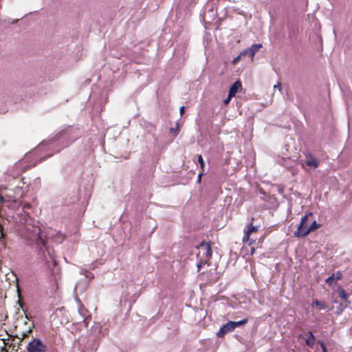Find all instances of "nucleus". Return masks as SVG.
Wrapping results in <instances>:
<instances>
[{"mask_svg": "<svg viewBox=\"0 0 352 352\" xmlns=\"http://www.w3.org/2000/svg\"><path fill=\"white\" fill-rule=\"evenodd\" d=\"M76 300L78 302V311L74 314L72 319L76 322H83L85 327L88 326L89 312L87 309L83 306L80 299L76 296Z\"/></svg>", "mask_w": 352, "mask_h": 352, "instance_id": "obj_1", "label": "nucleus"}, {"mask_svg": "<svg viewBox=\"0 0 352 352\" xmlns=\"http://www.w3.org/2000/svg\"><path fill=\"white\" fill-rule=\"evenodd\" d=\"M80 274L84 276V277L76 283L74 287L75 292H76L78 289L80 293L84 292L88 288L91 280L94 278L92 273L87 271L82 270Z\"/></svg>", "mask_w": 352, "mask_h": 352, "instance_id": "obj_2", "label": "nucleus"}, {"mask_svg": "<svg viewBox=\"0 0 352 352\" xmlns=\"http://www.w3.org/2000/svg\"><path fill=\"white\" fill-rule=\"evenodd\" d=\"M197 248V256L199 257L200 259L203 262H204V263H208L212 254V250L210 246V243L202 242L201 243L199 244Z\"/></svg>", "mask_w": 352, "mask_h": 352, "instance_id": "obj_3", "label": "nucleus"}, {"mask_svg": "<svg viewBox=\"0 0 352 352\" xmlns=\"http://www.w3.org/2000/svg\"><path fill=\"white\" fill-rule=\"evenodd\" d=\"M259 226L253 225L252 223L248 224L244 228V235L242 239L243 243H247L248 245H252L255 241V239L251 238L252 235L257 233Z\"/></svg>", "mask_w": 352, "mask_h": 352, "instance_id": "obj_4", "label": "nucleus"}, {"mask_svg": "<svg viewBox=\"0 0 352 352\" xmlns=\"http://www.w3.org/2000/svg\"><path fill=\"white\" fill-rule=\"evenodd\" d=\"M27 351L28 352H47V346L39 338H34L28 343Z\"/></svg>", "mask_w": 352, "mask_h": 352, "instance_id": "obj_5", "label": "nucleus"}, {"mask_svg": "<svg viewBox=\"0 0 352 352\" xmlns=\"http://www.w3.org/2000/svg\"><path fill=\"white\" fill-rule=\"evenodd\" d=\"M309 232L310 228H309V221H300L297 230L294 232V234L297 237H303Z\"/></svg>", "mask_w": 352, "mask_h": 352, "instance_id": "obj_6", "label": "nucleus"}, {"mask_svg": "<svg viewBox=\"0 0 352 352\" xmlns=\"http://www.w3.org/2000/svg\"><path fill=\"white\" fill-rule=\"evenodd\" d=\"M234 329V328L232 324V321H229L221 327L217 334L219 337H223L226 333L232 331Z\"/></svg>", "mask_w": 352, "mask_h": 352, "instance_id": "obj_7", "label": "nucleus"}, {"mask_svg": "<svg viewBox=\"0 0 352 352\" xmlns=\"http://www.w3.org/2000/svg\"><path fill=\"white\" fill-rule=\"evenodd\" d=\"M242 90V84L240 80H236L234 83L231 86L229 90V94L230 96H234L236 93L241 91Z\"/></svg>", "mask_w": 352, "mask_h": 352, "instance_id": "obj_8", "label": "nucleus"}, {"mask_svg": "<svg viewBox=\"0 0 352 352\" xmlns=\"http://www.w3.org/2000/svg\"><path fill=\"white\" fill-rule=\"evenodd\" d=\"M263 47V45L261 43L254 44L250 47L248 48L249 50V56L252 60H254V58L256 52Z\"/></svg>", "mask_w": 352, "mask_h": 352, "instance_id": "obj_9", "label": "nucleus"}, {"mask_svg": "<svg viewBox=\"0 0 352 352\" xmlns=\"http://www.w3.org/2000/svg\"><path fill=\"white\" fill-rule=\"evenodd\" d=\"M305 340L306 344L309 346H313L315 344V336L311 331L307 333V336L305 338Z\"/></svg>", "mask_w": 352, "mask_h": 352, "instance_id": "obj_10", "label": "nucleus"}, {"mask_svg": "<svg viewBox=\"0 0 352 352\" xmlns=\"http://www.w3.org/2000/svg\"><path fill=\"white\" fill-rule=\"evenodd\" d=\"M4 237L3 227L0 223V250L6 248V242L3 240Z\"/></svg>", "mask_w": 352, "mask_h": 352, "instance_id": "obj_11", "label": "nucleus"}, {"mask_svg": "<svg viewBox=\"0 0 352 352\" xmlns=\"http://www.w3.org/2000/svg\"><path fill=\"white\" fill-rule=\"evenodd\" d=\"M338 291L339 293V296L346 302L349 303L350 302L348 300V294L346 293L344 289L342 287H338Z\"/></svg>", "mask_w": 352, "mask_h": 352, "instance_id": "obj_12", "label": "nucleus"}, {"mask_svg": "<svg viewBox=\"0 0 352 352\" xmlns=\"http://www.w3.org/2000/svg\"><path fill=\"white\" fill-rule=\"evenodd\" d=\"M306 164L309 166H312L314 168H316L318 166V162L317 160H316L313 157L308 159L306 161Z\"/></svg>", "mask_w": 352, "mask_h": 352, "instance_id": "obj_13", "label": "nucleus"}, {"mask_svg": "<svg viewBox=\"0 0 352 352\" xmlns=\"http://www.w3.org/2000/svg\"><path fill=\"white\" fill-rule=\"evenodd\" d=\"M312 305H316L319 307L320 310H324L327 308V304L324 301H319L318 300H314L313 301Z\"/></svg>", "mask_w": 352, "mask_h": 352, "instance_id": "obj_14", "label": "nucleus"}, {"mask_svg": "<svg viewBox=\"0 0 352 352\" xmlns=\"http://www.w3.org/2000/svg\"><path fill=\"white\" fill-rule=\"evenodd\" d=\"M247 322H248V319L247 318H245L243 320H241L237 321V322L232 321V324H233V326H234V329L238 327H240L241 325L245 324Z\"/></svg>", "mask_w": 352, "mask_h": 352, "instance_id": "obj_15", "label": "nucleus"}, {"mask_svg": "<svg viewBox=\"0 0 352 352\" xmlns=\"http://www.w3.org/2000/svg\"><path fill=\"white\" fill-rule=\"evenodd\" d=\"M335 274H333L331 276L328 277L326 280H325V282L329 285V286H333V282L335 280Z\"/></svg>", "mask_w": 352, "mask_h": 352, "instance_id": "obj_16", "label": "nucleus"}, {"mask_svg": "<svg viewBox=\"0 0 352 352\" xmlns=\"http://www.w3.org/2000/svg\"><path fill=\"white\" fill-rule=\"evenodd\" d=\"M322 225L320 223H318L317 221H312L311 225L309 224V228H310V232L315 229L320 228Z\"/></svg>", "mask_w": 352, "mask_h": 352, "instance_id": "obj_17", "label": "nucleus"}, {"mask_svg": "<svg viewBox=\"0 0 352 352\" xmlns=\"http://www.w3.org/2000/svg\"><path fill=\"white\" fill-rule=\"evenodd\" d=\"M346 306H343L342 304H339L338 307H337V309L336 311V315H340L345 309Z\"/></svg>", "mask_w": 352, "mask_h": 352, "instance_id": "obj_18", "label": "nucleus"}, {"mask_svg": "<svg viewBox=\"0 0 352 352\" xmlns=\"http://www.w3.org/2000/svg\"><path fill=\"white\" fill-rule=\"evenodd\" d=\"M274 89H278L279 92H281L282 91V85H281V82L280 81H278L277 83L274 85Z\"/></svg>", "mask_w": 352, "mask_h": 352, "instance_id": "obj_19", "label": "nucleus"}, {"mask_svg": "<svg viewBox=\"0 0 352 352\" xmlns=\"http://www.w3.org/2000/svg\"><path fill=\"white\" fill-rule=\"evenodd\" d=\"M170 131L173 135L176 136L179 133V128L177 126L175 128H171L170 129Z\"/></svg>", "mask_w": 352, "mask_h": 352, "instance_id": "obj_20", "label": "nucleus"}, {"mask_svg": "<svg viewBox=\"0 0 352 352\" xmlns=\"http://www.w3.org/2000/svg\"><path fill=\"white\" fill-rule=\"evenodd\" d=\"M342 278V274L341 271H337L335 274V279L338 280H341Z\"/></svg>", "mask_w": 352, "mask_h": 352, "instance_id": "obj_21", "label": "nucleus"}, {"mask_svg": "<svg viewBox=\"0 0 352 352\" xmlns=\"http://www.w3.org/2000/svg\"><path fill=\"white\" fill-rule=\"evenodd\" d=\"M318 343L320 344V346L322 348V352H327V349L326 348V345L324 343V342L319 341Z\"/></svg>", "mask_w": 352, "mask_h": 352, "instance_id": "obj_22", "label": "nucleus"}, {"mask_svg": "<svg viewBox=\"0 0 352 352\" xmlns=\"http://www.w3.org/2000/svg\"><path fill=\"white\" fill-rule=\"evenodd\" d=\"M198 161H199V162L200 163L201 168H204V160H203V158H202L201 155H199V157H198Z\"/></svg>", "mask_w": 352, "mask_h": 352, "instance_id": "obj_23", "label": "nucleus"}, {"mask_svg": "<svg viewBox=\"0 0 352 352\" xmlns=\"http://www.w3.org/2000/svg\"><path fill=\"white\" fill-rule=\"evenodd\" d=\"M232 97L233 96H230V94H228V96L227 98L225 99V100L223 101L224 104H228L230 102V100L232 99Z\"/></svg>", "mask_w": 352, "mask_h": 352, "instance_id": "obj_24", "label": "nucleus"}, {"mask_svg": "<svg viewBox=\"0 0 352 352\" xmlns=\"http://www.w3.org/2000/svg\"><path fill=\"white\" fill-rule=\"evenodd\" d=\"M248 54L249 55V50H248V49H245L244 50H243L239 55H241V57L243 56H245Z\"/></svg>", "mask_w": 352, "mask_h": 352, "instance_id": "obj_25", "label": "nucleus"}, {"mask_svg": "<svg viewBox=\"0 0 352 352\" xmlns=\"http://www.w3.org/2000/svg\"><path fill=\"white\" fill-rule=\"evenodd\" d=\"M241 55L237 56L236 58H234L232 60V63L233 64H236L241 59Z\"/></svg>", "mask_w": 352, "mask_h": 352, "instance_id": "obj_26", "label": "nucleus"}, {"mask_svg": "<svg viewBox=\"0 0 352 352\" xmlns=\"http://www.w3.org/2000/svg\"><path fill=\"white\" fill-rule=\"evenodd\" d=\"M311 214H312L311 213H309V215L306 214V215L302 217L301 220L302 221L306 220L309 217V216H311Z\"/></svg>", "mask_w": 352, "mask_h": 352, "instance_id": "obj_27", "label": "nucleus"}, {"mask_svg": "<svg viewBox=\"0 0 352 352\" xmlns=\"http://www.w3.org/2000/svg\"><path fill=\"white\" fill-rule=\"evenodd\" d=\"M203 263H204V262L201 261V262L198 263L197 264V267L198 271L201 269V266H202Z\"/></svg>", "mask_w": 352, "mask_h": 352, "instance_id": "obj_28", "label": "nucleus"}, {"mask_svg": "<svg viewBox=\"0 0 352 352\" xmlns=\"http://www.w3.org/2000/svg\"><path fill=\"white\" fill-rule=\"evenodd\" d=\"M184 107L182 106V107H181L179 108V113H180V115H182L184 113Z\"/></svg>", "mask_w": 352, "mask_h": 352, "instance_id": "obj_29", "label": "nucleus"}, {"mask_svg": "<svg viewBox=\"0 0 352 352\" xmlns=\"http://www.w3.org/2000/svg\"><path fill=\"white\" fill-rule=\"evenodd\" d=\"M202 173H199L198 175V182H200L201 179Z\"/></svg>", "mask_w": 352, "mask_h": 352, "instance_id": "obj_30", "label": "nucleus"}, {"mask_svg": "<svg viewBox=\"0 0 352 352\" xmlns=\"http://www.w3.org/2000/svg\"><path fill=\"white\" fill-rule=\"evenodd\" d=\"M254 250H254V248H252V249H251V252H250V254H251V255L254 254Z\"/></svg>", "mask_w": 352, "mask_h": 352, "instance_id": "obj_31", "label": "nucleus"}, {"mask_svg": "<svg viewBox=\"0 0 352 352\" xmlns=\"http://www.w3.org/2000/svg\"><path fill=\"white\" fill-rule=\"evenodd\" d=\"M40 232H41V230H40V228H38V234H40Z\"/></svg>", "mask_w": 352, "mask_h": 352, "instance_id": "obj_32", "label": "nucleus"}]
</instances>
